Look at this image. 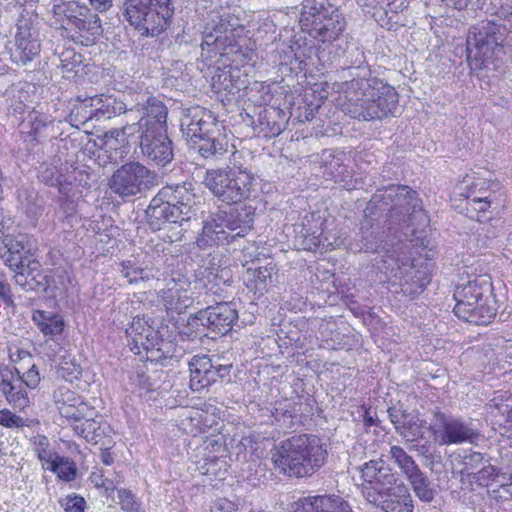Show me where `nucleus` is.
I'll return each mask as SVG.
<instances>
[{"label":"nucleus","mask_w":512,"mask_h":512,"mask_svg":"<svg viewBox=\"0 0 512 512\" xmlns=\"http://www.w3.org/2000/svg\"><path fill=\"white\" fill-rule=\"evenodd\" d=\"M415 222L417 226L428 222L416 191L405 185L379 189L368 203L359 239L352 241L349 249L353 253H379L383 246H387L386 238L395 225L414 226Z\"/></svg>","instance_id":"f257e3e1"},{"label":"nucleus","mask_w":512,"mask_h":512,"mask_svg":"<svg viewBox=\"0 0 512 512\" xmlns=\"http://www.w3.org/2000/svg\"><path fill=\"white\" fill-rule=\"evenodd\" d=\"M351 80L341 83L344 99L341 111L353 119L381 120L399 113V95L394 87L373 77L367 66H350L343 70Z\"/></svg>","instance_id":"f03ea898"},{"label":"nucleus","mask_w":512,"mask_h":512,"mask_svg":"<svg viewBox=\"0 0 512 512\" xmlns=\"http://www.w3.org/2000/svg\"><path fill=\"white\" fill-rule=\"evenodd\" d=\"M276 469L288 477H310L324 466L328 452L316 435L299 434L281 441L271 451Z\"/></svg>","instance_id":"7ed1b4c3"},{"label":"nucleus","mask_w":512,"mask_h":512,"mask_svg":"<svg viewBox=\"0 0 512 512\" xmlns=\"http://www.w3.org/2000/svg\"><path fill=\"white\" fill-rule=\"evenodd\" d=\"M453 297V312L459 318L475 325H488L497 313L491 277L484 273L469 275L466 282L457 284Z\"/></svg>","instance_id":"20e7f679"},{"label":"nucleus","mask_w":512,"mask_h":512,"mask_svg":"<svg viewBox=\"0 0 512 512\" xmlns=\"http://www.w3.org/2000/svg\"><path fill=\"white\" fill-rule=\"evenodd\" d=\"M180 129L204 159L217 161L227 153L228 140L210 111L199 106L189 108L181 117Z\"/></svg>","instance_id":"39448f33"},{"label":"nucleus","mask_w":512,"mask_h":512,"mask_svg":"<svg viewBox=\"0 0 512 512\" xmlns=\"http://www.w3.org/2000/svg\"><path fill=\"white\" fill-rule=\"evenodd\" d=\"M196 195L193 184L183 182L167 185L152 198L146 209L149 224L159 230L165 223H182L188 221L196 211Z\"/></svg>","instance_id":"423d86ee"},{"label":"nucleus","mask_w":512,"mask_h":512,"mask_svg":"<svg viewBox=\"0 0 512 512\" xmlns=\"http://www.w3.org/2000/svg\"><path fill=\"white\" fill-rule=\"evenodd\" d=\"M253 214L246 208L218 211L204 222L197 245L206 248L232 242L236 237H244L253 226Z\"/></svg>","instance_id":"0eeeda50"},{"label":"nucleus","mask_w":512,"mask_h":512,"mask_svg":"<svg viewBox=\"0 0 512 512\" xmlns=\"http://www.w3.org/2000/svg\"><path fill=\"white\" fill-rule=\"evenodd\" d=\"M301 22L309 27V35L323 44L337 40L347 26L343 13L331 0H303Z\"/></svg>","instance_id":"6e6552de"},{"label":"nucleus","mask_w":512,"mask_h":512,"mask_svg":"<svg viewBox=\"0 0 512 512\" xmlns=\"http://www.w3.org/2000/svg\"><path fill=\"white\" fill-rule=\"evenodd\" d=\"M237 19L226 9L212 10L208 13L202 33L201 56L212 59L216 56H228L239 52L237 40Z\"/></svg>","instance_id":"1a4fd4ad"},{"label":"nucleus","mask_w":512,"mask_h":512,"mask_svg":"<svg viewBox=\"0 0 512 512\" xmlns=\"http://www.w3.org/2000/svg\"><path fill=\"white\" fill-rule=\"evenodd\" d=\"M174 14L172 0H125V20L143 36L163 32Z\"/></svg>","instance_id":"9d476101"},{"label":"nucleus","mask_w":512,"mask_h":512,"mask_svg":"<svg viewBox=\"0 0 512 512\" xmlns=\"http://www.w3.org/2000/svg\"><path fill=\"white\" fill-rule=\"evenodd\" d=\"M254 181L252 174L226 167L208 169L202 183L218 201L233 205L251 197Z\"/></svg>","instance_id":"9b49d317"},{"label":"nucleus","mask_w":512,"mask_h":512,"mask_svg":"<svg viewBox=\"0 0 512 512\" xmlns=\"http://www.w3.org/2000/svg\"><path fill=\"white\" fill-rule=\"evenodd\" d=\"M505 24L492 21L483 22L480 26L472 27L467 37V59H474L485 65L492 58L495 49L501 47L508 35Z\"/></svg>","instance_id":"f8f14e48"},{"label":"nucleus","mask_w":512,"mask_h":512,"mask_svg":"<svg viewBox=\"0 0 512 512\" xmlns=\"http://www.w3.org/2000/svg\"><path fill=\"white\" fill-rule=\"evenodd\" d=\"M155 175L139 162L123 164L112 175L109 187L122 199L144 193L154 185Z\"/></svg>","instance_id":"ddd939ff"},{"label":"nucleus","mask_w":512,"mask_h":512,"mask_svg":"<svg viewBox=\"0 0 512 512\" xmlns=\"http://www.w3.org/2000/svg\"><path fill=\"white\" fill-rule=\"evenodd\" d=\"M233 365L219 355H195L189 361L190 388L200 391L219 379L230 377Z\"/></svg>","instance_id":"4468645a"},{"label":"nucleus","mask_w":512,"mask_h":512,"mask_svg":"<svg viewBox=\"0 0 512 512\" xmlns=\"http://www.w3.org/2000/svg\"><path fill=\"white\" fill-rule=\"evenodd\" d=\"M361 493L370 504L397 485V474L382 459L370 460L361 467Z\"/></svg>","instance_id":"2eb2a0df"},{"label":"nucleus","mask_w":512,"mask_h":512,"mask_svg":"<svg viewBox=\"0 0 512 512\" xmlns=\"http://www.w3.org/2000/svg\"><path fill=\"white\" fill-rule=\"evenodd\" d=\"M129 98V112L140 115L144 132L167 129L168 108L160 98L148 92H129Z\"/></svg>","instance_id":"dca6fc26"},{"label":"nucleus","mask_w":512,"mask_h":512,"mask_svg":"<svg viewBox=\"0 0 512 512\" xmlns=\"http://www.w3.org/2000/svg\"><path fill=\"white\" fill-rule=\"evenodd\" d=\"M434 435L439 438L441 445H458L472 443L478 437V432L471 421L460 417L448 416L440 410L434 412Z\"/></svg>","instance_id":"f3484780"},{"label":"nucleus","mask_w":512,"mask_h":512,"mask_svg":"<svg viewBox=\"0 0 512 512\" xmlns=\"http://www.w3.org/2000/svg\"><path fill=\"white\" fill-rule=\"evenodd\" d=\"M165 288L161 289L158 298L169 312L182 313L192 305L193 299L188 293V279L180 273L165 278Z\"/></svg>","instance_id":"a211bd4d"},{"label":"nucleus","mask_w":512,"mask_h":512,"mask_svg":"<svg viewBox=\"0 0 512 512\" xmlns=\"http://www.w3.org/2000/svg\"><path fill=\"white\" fill-rule=\"evenodd\" d=\"M139 138L142 154L154 164L164 167L173 160V143L168 137L167 129L145 131Z\"/></svg>","instance_id":"6ab92c4d"},{"label":"nucleus","mask_w":512,"mask_h":512,"mask_svg":"<svg viewBox=\"0 0 512 512\" xmlns=\"http://www.w3.org/2000/svg\"><path fill=\"white\" fill-rule=\"evenodd\" d=\"M10 44V59L17 65H27L40 53L41 44L36 32L26 23L17 26L14 41Z\"/></svg>","instance_id":"aec40b11"},{"label":"nucleus","mask_w":512,"mask_h":512,"mask_svg":"<svg viewBox=\"0 0 512 512\" xmlns=\"http://www.w3.org/2000/svg\"><path fill=\"white\" fill-rule=\"evenodd\" d=\"M16 376H19V369L15 366H0V391L13 408L24 410L29 406L30 399Z\"/></svg>","instance_id":"412c9836"},{"label":"nucleus","mask_w":512,"mask_h":512,"mask_svg":"<svg viewBox=\"0 0 512 512\" xmlns=\"http://www.w3.org/2000/svg\"><path fill=\"white\" fill-rule=\"evenodd\" d=\"M200 316L206 318L209 332L217 335H225L229 332L238 319V312L229 302L217 303L200 310Z\"/></svg>","instance_id":"4be33fe9"},{"label":"nucleus","mask_w":512,"mask_h":512,"mask_svg":"<svg viewBox=\"0 0 512 512\" xmlns=\"http://www.w3.org/2000/svg\"><path fill=\"white\" fill-rule=\"evenodd\" d=\"M383 512H413L414 501L408 487L400 482L370 503Z\"/></svg>","instance_id":"5701e85b"},{"label":"nucleus","mask_w":512,"mask_h":512,"mask_svg":"<svg viewBox=\"0 0 512 512\" xmlns=\"http://www.w3.org/2000/svg\"><path fill=\"white\" fill-rule=\"evenodd\" d=\"M502 227L492 222H479L473 227V233L468 239V248L472 253L484 254L488 249L500 246Z\"/></svg>","instance_id":"b1692460"},{"label":"nucleus","mask_w":512,"mask_h":512,"mask_svg":"<svg viewBox=\"0 0 512 512\" xmlns=\"http://www.w3.org/2000/svg\"><path fill=\"white\" fill-rule=\"evenodd\" d=\"M301 502V512H354L349 501L335 494L308 496Z\"/></svg>","instance_id":"393cba45"},{"label":"nucleus","mask_w":512,"mask_h":512,"mask_svg":"<svg viewBox=\"0 0 512 512\" xmlns=\"http://www.w3.org/2000/svg\"><path fill=\"white\" fill-rule=\"evenodd\" d=\"M30 253H8L5 258V263L16 272L15 281L24 289H34V287L27 281V277L31 276L35 280L33 272L38 270L40 263L32 258Z\"/></svg>","instance_id":"a878e982"},{"label":"nucleus","mask_w":512,"mask_h":512,"mask_svg":"<svg viewBox=\"0 0 512 512\" xmlns=\"http://www.w3.org/2000/svg\"><path fill=\"white\" fill-rule=\"evenodd\" d=\"M52 4L54 16L66 30L91 12L86 5L80 4V0H52Z\"/></svg>","instance_id":"bb28decb"},{"label":"nucleus","mask_w":512,"mask_h":512,"mask_svg":"<svg viewBox=\"0 0 512 512\" xmlns=\"http://www.w3.org/2000/svg\"><path fill=\"white\" fill-rule=\"evenodd\" d=\"M487 414L492 417L500 416L502 420H497L504 433L512 437V395L507 392L495 395L486 405Z\"/></svg>","instance_id":"cd10ccee"},{"label":"nucleus","mask_w":512,"mask_h":512,"mask_svg":"<svg viewBox=\"0 0 512 512\" xmlns=\"http://www.w3.org/2000/svg\"><path fill=\"white\" fill-rule=\"evenodd\" d=\"M69 30L74 31L73 40L84 46L94 44L103 31L100 18L92 12L78 20Z\"/></svg>","instance_id":"c85d7f7f"},{"label":"nucleus","mask_w":512,"mask_h":512,"mask_svg":"<svg viewBox=\"0 0 512 512\" xmlns=\"http://www.w3.org/2000/svg\"><path fill=\"white\" fill-rule=\"evenodd\" d=\"M124 99H117L113 96L95 95L93 96L94 107L96 109L97 120L100 118H111L115 115L126 113L132 116L129 112L131 99L129 93L125 94Z\"/></svg>","instance_id":"c756f323"},{"label":"nucleus","mask_w":512,"mask_h":512,"mask_svg":"<svg viewBox=\"0 0 512 512\" xmlns=\"http://www.w3.org/2000/svg\"><path fill=\"white\" fill-rule=\"evenodd\" d=\"M32 320L39 331L51 340L61 336L65 328L63 317L50 311L35 310L32 314Z\"/></svg>","instance_id":"7c9ffc66"},{"label":"nucleus","mask_w":512,"mask_h":512,"mask_svg":"<svg viewBox=\"0 0 512 512\" xmlns=\"http://www.w3.org/2000/svg\"><path fill=\"white\" fill-rule=\"evenodd\" d=\"M38 179L49 187L57 188L59 193L72 190L71 176L63 173L55 164L42 163L38 168Z\"/></svg>","instance_id":"2f4dec72"},{"label":"nucleus","mask_w":512,"mask_h":512,"mask_svg":"<svg viewBox=\"0 0 512 512\" xmlns=\"http://www.w3.org/2000/svg\"><path fill=\"white\" fill-rule=\"evenodd\" d=\"M54 401L59 413L67 418L79 419L77 406L82 404L80 397L66 387H59L53 393Z\"/></svg>","instance_id":"473e14b6"},{"label":"nucleus","mask_w":512,"mask_h":512,"mask_svg":"<svg viewBox=\"0 0 512 512\" xmlns=\"http://www.w3.org/2000/svg\"><path fill=\"white\" fill-rule=\"evenodd\" d=\"M431 281V274L427 267L416 268L414 265L406 272V278L402 283V290L411 297L422 293Z\"/></svg>","instance_id":"72a5a7b5"},{"label":"nucleus","mask_w":512,"mask_h":512,"mask_svg":"<svg viewBox=\"0 0 512 512\" xmlns=\"http://www.w3.org/2000/svg\"><path fill=\"white\" fill-rule=\"evenodd\" d=\"M389 456L401 471V473L405 476L406 480L421 470L414 458L409 455L401 446H391Z\"/></svg>","instance_id":"f704fd0d"},{"label":"nucleus","mask_w":512,"mask_h":512,"mask_svg":"<svg viewBox=\"0 0 512 512\" xmlns=\"http://www.w3.org/2000/svg\"><path fill=\"white\" fill-rule=\"evenodd\" d=\"M415 496L424 503H431L436 496V490L433 487L428 476L420 470L411 478L407 479Z\"/></svg>","instance_id":"c9c22d12"},{"label":"nucleus","mask_w":512,"mask_h":512,"mask_svg":"<svg viewBox=\"0 0 512 512\" xmlns=\"http://www.w3.org/2000/svg\"><path fill=\"white\" fill-rule=\"evenodd\" d=\"M381 249L373 261V266L387 277H397L398 274H402L400 261L394 253H391L386 246Z\"/></svg>","instance_id":"e433bc0d"},{"label":"nucleus","mask_w":512,"mask_h":512,"mask_svg":"<svg viewBox=\"0 0 512 512\" xmlns=\"http://www.w3.org/2000/svg\"><path fill=\"white\" fill-rule=\"evenodd\" d=\"M425 424L426 422L418 415L410 413L402 425L397 427V433L406 439V442L414 443L424 437Z\"/></svg>","instance_id":"4c0bfd02"},{"label":"nucleus","mask_w":512,"mask_h":512,"mask_svg":"<svg viewBox=\"0 0 512 512\" xmlns=\"http://www.w3.org/2000/svg\"><path fill=\"white\" fill-rule=\"evenodd\" d=\"M93 118L97 119L93 97H89L75 104L68 115L70 124L77 128H79L80 125L86 124Z\"/></svg>","instance_id":"58836bf2"},{"label":"nucleus","mask_w":512,"mask_h":512,"mask_svg":"<svg viewBox=\"0 0 512 512\" xmlns=\"http://www.w3.org/2000/svg\"><path fill=\"white\" fill-rule=\"evenodd\" d=\"M46 469L55 473L60 480L73 481L77 476L75 463L68 457L56 455L55 459L46 466Z\"/></svg>","instance_id":"ea45409f"},{"label":"nucleus","mask_w":512,"mask_h":512,"mask_svg":"<svg viewBox=\"0 0 512 512\" xmlns=\"http://www.w3.org/2000/svg\"><path fill=\"white\" fill-rule=\"evenodd\" d=\"M209 333L208 326L206 325V318L200 316V310L188 318L186 325L180 332L181 336L186 337L188 340H195L203 336H208Z\"/></svg>","instance_id":"a19ab883"},{"label":"nucleus","mask_w":512,"mask_h":512,"mask_svg":"<svg viewBox=\"0 0 512 512\" xmlns=\"http://www.w3.org/2000/svg\"><path fill=\"white\" fill-rule=\"evenodd\" d=\"M82 59L83 57L80 53H76L74 49L67 48L59 55V68L69 78L80 71Z\"/></svg>","instance_id":"79ce46f5"},{"label":"nucleus","mask_w":512,"mask_h":512,"mask_svg":"<svg viewBox=\"0 0 512 512\" xmlns=\"http://www.w3.org/2000/svg\"><path fill=\"white\" fill-rule=\"evenodd\" d=\"M31 442L37 458L42 462V466L46 468L58 454L51 448L49 439L45 435H35L31 438Z\"/></svg>","instance_id":"37998d69"},{"label":"nucleus","mask_w":512,"mask_h":512,"mask_svg":"<svg viewBox=\"0 0 512 512\" xmlns=\"http://www.w3.org/2000/svg\"><path fill=\"white\" fill-rule=\"evenodd\" d=\"M120 132L119 128L111 129L105 132L104 135V146L106 151H119V158H123L129 152V142L126 137H121L120 134L116 136V133Z\"/></svg>","instance_id":"c03bdc74"},{"label":"nucleus","mask_w":512,"mask_h":512,"mask_svg":"<svg viewBox=\"0 0 512 512\" xmlns=\"http://www.w3.org/2000/svg\"><path fill=\"white\" fill-rule=\"evenodd\" d=\"M491 458L480 452H470L463 457V469L461 474L468 477L474 476L476 471H479Z\"/></svg>","instance_id":"a18cd8bd"},{"label":"nucleus","mask_w":512,"mask_h":512,"mask_svg":"<svg viewBox=\"0 0 512 512\" xmlns=\"http://www.w3.org/2000/svg\"><path fill=\"white\" fill-rule=\"evenodd\" d=\"M159 342L163 341L159 340L158 331L150 326L142 334H138V337L130 343L131 351L139 355L141 354V348L145 350L152 345H159Z\"/></svg>","instance_id":"49530a36"},{"label":"nucleus","mask_w":512,"mask_h":512,"mask_svg":"<svg viewBox=\"0 0 512 512\" xmlns=\"http://www.w3.org/2000/svg\"><path fill=\"white\" fill-rule=\"evenodd\" d=\"M499 473V469L492 465L491 460H489L479 471L474 473L471 479L479 486L488 487L499 478Z\"/></svg>","instance_id":"de8ad7c7"},{"label":"nucleus","mask_w":512,"mask_h":512,"mask_svg":"<svg viewBox=\"0 0 512 512\" xmlns=\"http://www.w3.org/2000/svg\"><path fill=\"white\" fill-rule=\"evenodd\" d=\"M298 412L296 403L283 401L276 403L272 415L276 421L286 424L292 423V420L298 416Z\"/></svg>","instance_id":"09e8293b"},{"label":"nucleus","mask_w":512,"mask_h":512,"mask_svg":"<svg viewBox=\"0 0 512 512\" xmlns=\"http://www.w3.org/2000/svg\"><path fill=\"white\" fill-rule=\"evenodd\" d=\"M121 267V274L130 284H136L139 281L150 279L148 270L136 266L131 261L123 262Z\"/></svg>","instance_id":"8fccbe9b"},{"label":"nucleus","mask_w":512,"mask_h":512,"mask_svg":"<svg viewBox=\"0 0 512 512\" xmlns=\"http://www.w3.org/2000/svg\"><path fill=\"white\" fill-rule=\"evenodd\" d=\"M119 504L123 512H145L142 503L128 489L121 488L117 490Z\"/></svg>","instance_id":"3c124183"},{"label":"nucleus","mask_w":512,"mask_h":512,"mask_svg":"<svg viewBox=\"0 0 512 512\" xmlns=\"http://www.w3.org/2000/svg\"><path fill=\"white\" fill-rule=\"evenodd\" d=\"M48 123H51V121L46 116L32 112L29 114L27 121H24L22 125L24 127L28 126L30 128L28 132L33 135L34 139H37L43 135Z\"/></svg>","instance_id":"603ef678"},{"label":"nucleus","mask_w":512,"mask_h":512,"mask_svg":"<svg viewBox=\"0 0 512 512\" xmlns=\"http://www.w3.org/2000/svg\"><path fill=\"white\" fill-rule=\"evenodd\" d=\"M325 173L335 182L345 181L350 176L347 167L343 165L340 158H333L325 166Z\"/></svg>","instance_id":"864d4df0"},{"label":"nucleus","mask_w":512,"mask_h":512,"mask_svg":"<svg viewBox=\"0 0 512 512\" xmlns=\"http://www.w3.org/2000/svg\"><path fill=\"white\" fill-rule=\"evenodd\" d=\"M466 198H467V207H466L467 215L472 219L475 217L473 212H476V213L485 212L490 207V204L492 202L490 196L475 195V196L471 197L470 195H467Z\"/></svg>","instance_id":"5fc2aeb1"},{"label":"nucleus","mask_w":512,"mask_h":512,"mask_svg":"<svg viewBox=\"0 0 512 512\" xmlns=\"http://www.w3.org/2000/svg\"><path fill=\"white\" fill-rule=\"evenodd\" d=\"M59 504L65 512H84L86 507L85 499L74 493L61 498Z\"/></svg>","instance_id":"6e6d98bb"},{"label":"nucleus","mask_w":512,"mask_h":512,"mask_svg":"<svg viewBox=\"0 0 512 512\" xmlns=\"http://www.w3.org/2000/svg\"><path fill=\"white\" fill-rule=\"evenodd\" d=\"M17 381L30 389H35L40 383V374L36 365H32L28 371L24 373L19 372V376H16Z\"/></svg>","instance_id":"4d7b16f0"},{"label":"nucleus","mask_w":512,"mask_h":512,"mask_svg":"<svg viewBox=\"0 0 512 512\" xmlns=\"http://www.w3.org/2000/svg\"><path fill=\"white\" fill-rule=\"evenodd\" d=\"M0 425L7 428H20L25 425V420L8 409L0 410Z\"/></svg>","instance_id":"13d9d810"},{"label":"nucleus","mask_w":512,"mask_h":512,"mask_svg":"<svg viewBox=\"0 0 512 512\" xmlns=\"http://www.w3.org/2000/svg\"><path fill=\"white\" fill-rule=\"evenodd\" d=\"M120 132L116 133V136L120 134L121 137H126L128 142L130 139L136 137L137 134L144 135V125L142 124L141 119L139 118L137 122H133L131 124H126L122 128H119Z\"/></svg>","instance_id":"bf43d9fd"},{"label":"nucleus","mask_w":512,"mask_h":512,"mask_svg":"<svg viewBox=\"0 0 512 512\" xmlns=\"http://www.w3.org/2000/svg\"><path fill=\"white\" fill-rule=\"evenodd\" d=\"M98 430V423L94 419H87L83 422L82 437H84L89 442L96 443L97 437L100 436Z\"/></svg>","instance_id":"052dcab7"},{"label":"nucleus","mask_w":512,"mask_h":512,"mask_svg":"<svg viewBox=\"0 0 512 512\" xmlns=\"http://www.w3.org/2000/svg\"><path fill=\"white\" fill-rule=\"evenodd\" d=\"M59 373L62 378H64L68 382H73L78 380L81 376L82 370L80 366L71 364L69 365L67 362L60 366Z\"/></svg>","instance_id":"680f3d73"},{"label":"nucleus","mask_w":512,"mask_h":512,"mask_svg":"<svg viewBox=\"0 0 512 512\" xmlns=\"http://www.w3.org/2000/svg\"><path fill=\"white\" fill-rule=\"evenodd\" d=\"M71 190H68L66 193H59L60 196L57 198V203L59 208L63 211L65 216L73 215L76 211V203L69 196Z\"/></svg>","instance_id":"e2e57ef3"},{"label":"nucleus","mask_w":512,"mask_h":512,"mask_svg":"<svg viewBox=\"0 0 512 512\" xmlns=\"http://www.w3.org/2000/svg\"><path fill=\"white\" fill-rule=\"evenodd\" d=\"M447 5H452L455 9L462 10L470 8L471 10L481 9L485 0H442Z\"/></svg>","instance_id":"0e129e2a"},{"label":"nucleus","mask_w":512,"mask_h":512,"mask_svg":"<svg viewBox=\"0 0 512 512\" xmlns=\"http://www.w3.org/2000/svg\"><path fill=\"white\" fill-rule=\"evenodd\" d=\"M150 325L143 318H134L130 327L126 330V334L134 341L138 334H142L146 328H149Z\"/></svg>","instance_id":"69168bd1"},{"label":"nucleus","mask_w":512,"mask_h":512,"mask_svg":"<svg viewBox=\"0 0 512 512\" xmlns=\"http://www.w3.org/2000/svg\"><path fill=\"white\" fill-rule=\"evenodd\" d=\"M388 414L391 422L394 424L395 430L397 431V427L402 425L410 413L405 410L402 411L393 407L388 409Z\"/></svg>","instance_id":"338daca9"},{"label":"nucleus","mask_w":512,"mask_h":512,"mask_svg":"<svg viewBox=\"0 0 512 512\" xmlns=\"http://www.w3.org/2000/svg\"><path fill=\"white\" fill-rule=\"evenodd\" d=\"M23 240V236H21V239H6L5 246L8 249V253H30L29 250L25 249Z\"/></svg>","instance_id":"774afa93"}]
</instances>
